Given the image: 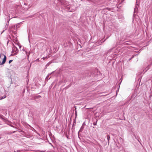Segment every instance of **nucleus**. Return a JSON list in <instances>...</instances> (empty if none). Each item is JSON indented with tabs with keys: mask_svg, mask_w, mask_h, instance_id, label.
I'll return each mask as SVG.
<instances>
[{
	"mask_svg": "<svg viewBox=\"0 0 152 152\" xmlns=\"http://www.w3.org/2000/svg\"><path fill=\"white\" fill-rule=\"evenodd\" d=\"M6 60V57L4 54L2 53L0 55V62H1V61L2 60V62L0 63V65H2L4 64Z\"/></svg>",
	"mask_w": 152,
	"mask_h": 152,
	"instance_id": "1",
	"label": "nucleus"
},
{
	"mask_svg": "<svg viewBox=\"0 0 152 152\" xmlns=\"http://www.w3.org/2000/svg\"><path fill=\"white\" fill-rule=\"evenodd\" d=\"M18 50L16 47L15 46L13 47L12 51V53H15V54H16L18 52Z\"/></svg>",
	"mask_w": 152,
	"mask_h": 152,
	"instance_id": "2",
	"label": "nucleus"
},
{
	"mask_svg": "<svg viewBox=\"0 0 152 152\" xmlns=\"http://www.w3.org/2000/svg\"><path fill=\"white\" fill-rule=\"evenodd\" d=\"M107 140H108V144H109V140H110V136L109 135H107Z\"/></svg>",
	"mask_w": 152,
	"mask_h": 152,
	"instance_id": "3",
	"label": "nucleus"
},
{
	"mask_svg": "<svg viewBox=\"0 0 152 152\" xmlns=\"http://www.w3.org/2000/svg\"><path fill=\"white\" fill-rule=\"evenodd\" d=\"M84 126H82L80 130L79 131H81L84 129Z\"/></svg>",
	"mask_w": 152,
	"mask_h": 152,
	"instance_id": "4",
	"label": "nucleus"
},
{
	"mask_svg": "<svg viewBox=\"0 0 152 152\" xmlns=\"http://www.w3.org/2000/svg\"><path fill=\"white\" fill-rule=\"evenodd\" d=\"M6 96L5 95L4 96H3L1 98H0V100H1L4 98H5Z\"/></svg>",
	"mask_w": 152,
	"mask_h": 152,
	"instance_id": "5",
	"label": "nucleus"
},
{
	"mask_svg": "<svg viewBox=\"0 0 152 152\" xmlns=\"http://www.w3.org/2000/svg\"><path fill=\"white\" fill-rule=\"evenodd\" d=\"M26 54L28 56L29 55V54H30V53L29 52V53L28 54V53L27 52V51H26Z\"/></svg>",
	"mask_w": 152,
	"mask_h": 152,
	"instance_id": "6",
	"label": "nucleus"
},
{
	"mask_svg": "<svg viewBox=\"0 0 152 152\" xmlns=\"http://www.w3.org/2000/svg\"><path fill=\"white\" fill-rule=\"evenodd\" d=\"M13 61V60H10L9 61V64L12 61Z\"/></svg>",
	"mask_w": 152,
	"mask_h": 152,
	"instance_id": "7",
	"label": "nucleus"
},
{
	"mask_svg": "<svg viewBox=\"0 0 152 152\" xmlns=\"http://www.w3.org/2000/svg\"><path fill=\"white\" fill-rule=\"evenodd\" d=\"M85 125V122H84L82 125V126H84Z\"/></svg>",
	"mask_w": 152,
	"mask_h": 152,
	"instance_id": "8",
	"label": "nucleus"
},
{
	"mask_svg": "<svg viewBox=\"0 0 152 152\" xmlns=\"http://www.w3.org/2000/svg\"><path fill=\"white\" fill-rule=\"evenodd\" d=\"M41 97V96L40 95H38V96H37V97L38 98H39V97Z\"/></svg>",
	"mask_w": 152,
	"mask_h": 152,
	"instance_id": "9",
	"label": "nucleus"
},
{
	"mask_svg": "<svg viewBox=\"0 0 152 152\" xmlns=\"http://www.w3.org/2000/svg\"><path fill=\"white\" fill-rule=\"evenodd\" d=\"M48 76H47V77H46V78H47V79H48Z\"/></svg>",
	"mask_w": 152,
	"mask_h": 152,
	"instance_id": "10",
	"label": "nucleus"
},
{
	"mask_svg": "<svg viewBox=\"0 0 152 152\" xmlns=\"http://www.w3.org/2000/svg\"><path fill=\"white\" fill-rule=\"evenodd\" d=\"M15 152H19V151H15Z\"/></svg>",
	"mask_w": 152,
	"mask_h": 152,
	"instance_id": "11",
	"label": "nucleus"
},
{
	"mask_svg": "<svg viewBox=\"0 0 152 152\" xmlns=\"http://www.w3.org/2000/svg\"><path fill=\"white\" fill-rule=\"evenodd\" d=\"M94 125H96V124L94 123Z\"/></svg>",
	"mask_w": 152,
	"mask_h": 152,
	"instance_id": "12",
	"label": "nucleus"
},
{
	"mask_svg": "<svg viewBox=\"0 0 152 152\" xmlns=\"http://www.w3.org/2000/svg\"><path fill=\"white\" fill-rule=\"evenodd\" d=\"M19 25V24H18L16 25V26L17 27Z\"/></svg>",
	"mask_w": 152,
	"mask_h": 152,
	"instance_id": "13",
	"label": "nucleus"
},
{
	"mask_svg": "<svg viewBox=\"0 0 152 152\" xmlns=\"http://www.w3.org/2000/svg\"><path fill=\"white\" fill-rule=\"evenodd\" d=\"M45 58H44V57H43V58H42L43 59H45Z\"/></svg>",
	"mask_w": 152,
	"mask_h": 152,
	"instance_id": "14",
	"label": "nucleus"
}]
</instances>
